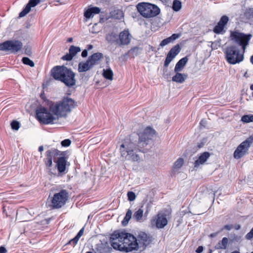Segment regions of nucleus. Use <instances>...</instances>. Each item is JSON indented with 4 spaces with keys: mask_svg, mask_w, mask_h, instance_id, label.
<instances>
[{
    "mask_svg": "<svg viewBox=\"0 0 253 253\" xmlns=\"http://www.w3.org/2000/svg\"><path fill=\"white\" fill-rule=\"evenodd\" d=\"M156 131L150 126L146 127L142 132L135 134L138 136L137 143L133 142V139L130 138L129 141L123 143L120 147L121 156L126 160L137 162L139 157L137 152L141 151V149L146 146L152 140L156 134Z\"/></svg>",
    "mask_w": 253,
    "mask_h": 253,
    "instance_id": "obj_1",
    "label": "nucleus"
},
{
    "mask_svg": "<svg viewBox=\"0 0 253 253\" xmlns=\"http://www.w3.org/2000/svg\"><path fill=\"white\" fill-rule=\"evenodd\" d=\"M111 246L120 251L128 253L138 250L136 238L125 230L114 231L110 237Z\"/></svg>",
    "mask_w": 253,
    "mask_h": 253,
    "instance_id": "obj_2",
    "label": "nucleus"
},
{
    "mask_svg": "<svg viewBox=\"0 0 253 253\" xmlns=\"http://www.w3.org/2000/svg\"><path fill=\"white\" fill-rule=\"evenodd\" d=\"M53 78L63 83L69 88L74 87L76 84V74L72 69L63 66H56L51 70Z\"/></svg>",
    "mask_w": 253,
    "mask_h": 253,
    "instance_id": "obj_3",
    "label": "nucleus"
},
{
    "mask_svg": "<svg viewBox=\"0 0 253 253\" xmlns=\"http://www.w3.org/2000/svg\"><path fill=\"white\" fill-rule=\"evenodd\" d=\"M77 106V102L69 97H64L60 101L54 103L50 102L49 109L58 117H66L67 114Z\"/></svg>",
    "mask_w": 253,
    "mask_h": 253,
    "instance_id": "obj_4",
    "label": "nucleus"
},
{
    "mask_svg": "<svg viewBox=\"0 0 253 253\" xmlns=\"http://www.w3.org/2000/svg\"><path fill=\"white\" fill-rule=\"evenodd\" d=\"M136 8L140 14L145 18L156 17L160 13V9L157 5L148 2H140Z\"/></svg>",
    "mask_w": 253,
    "mask_h": 253,
    "instance_id": "obj_5",
    "label": "nucleus"
},
{
    "mask_svg": "<svg viewBox=\"0 0 253 253\" xmlns=\"http://www.w3.org/2000/svg\"><path fill=\"white\" fill-rule=\"evenodd\" d=\"M69 198V193L66 190L62 189L58 193H55L50 198L49 207L51 209H59L63 207ZM50 199V196L48 200Z\"/></svg>",
    "mask_w": 253,
    "mask_h": 253,
    "instance_id": "obj_6",
    "label": "nucleus"
},
{
    "mask_svg": "<svg viewBox=\"0 0 253 253\" xmlns=\"http://www.w3.org/2000/svg\"><path fill=\"white\" fill-rule=\"evenodd\" d=\"M243 51L240 53L236 46L234 45L227 46L225 50V58L230 64H236L243 61L244 59Z\"/></svg>",
    "mask_w": 253,
    "mask_h": 253,
    "instance_id": "obj_7",
    "label": "nucleus"
},
{
    "mask_svg": "<svg viewBox=\"0 0 253 253\" xmlns=\"http://www.w3.org/2000/svg\"><path fill=\"white\" fill-rule=\"evenodd\" d=\"M51 113L52 112L45 107L39 105L36 109V118L41 124H53L55 118Z\"/></svg>",
    "mask_w": 253,
    "mask_h": 253,
    "instance_id": "obj_8",
    "label": "nucleus"
},
{
    "mask_svg": "<svg viewBox=\"0 0 253 253\" xmlns=\"http://www.w3.org/2000/svg\"><path fill=\"white\" fill-rule=\"evenodd\" d=\"M231 40L241 46L243 53L245 52L247 46L249 45L252 35L251 34H245L238 31H230Z\"/></svg>",
    "mask_w": 253,
    "mask_h": 253,
    "instance_id": "obj_9",
    "label": "nucleus"
},
{
    "mask_svg": "<svg viewBox=\"0 0 253 253\" xmlns=\"http://www.w3.org/2000/svg\"><path fill=\"white\" fill-rule=\"evenodd\" d=\"M66 154L67 151H61L54 148H52L45 152L43 162L46 169L49 170V172H50L51 174H54L51 171V168L53 165V158L55 159L57 156L68 158L66 157Z\"/></svg>",
    "mask_w": 253,
    "mask_h": 253,
    "instance_id": "obj_10",
    "label": "nucleus"
},
{
    "mask_svg": "<svg viewBox=\"0 0 253 253\" xmlns=\"http://www.w3.org/2000/svg\"><path fill=\"white\" fill-rule=\"evenodd\" d=\"M23 47L22 42L18 40H8L0 43V50L17 53Z\"/></svg>",
    "mask_w": 253,
    "mask_h": 253,
    "instance_id": "obj_11",
    "label": "nucleus"
},
{
    "mask_svg": "<svg viewBox=\"0 0 253 253\" xmlns=\"http://www.w3.org/2000/svg\"><path fill=\"white\" fill-rule=\"evenodd\" d=\"M253 142V136L251 135L242 142L234 152V157L239 159L248 153L249 148Z\"/></svg>",
    "mask_w": 253,
    "mask_h": 253,
    "instance_id": "obj_12",
    "label": "nucleus"
},
{
    "mask_svg": "<svg viewBox=\"0 0 253 253\" xmlns=\"http://www.w3.org/2000/svg\"><path fill=\"white\" fill-rule=\"evenodd\" d=\"M68 158L59 157L57 159L53 158L55 163V168L57 169L59 175L66 174L68 171V167L70 166V163L67 161Z\"/></svg>",
    "mask_w": 253,
    "mask_h": 253,
    "instance_id": "obj_13",
    "label": "nucleus"
},
{
    "mask_svg": "<svg viewBox=\"0 0 253 253\" xmlns=\"http://www.w3.org/2000/svg\"><path fill=\"white\" fill-rule=\"evenodd\" d=\"M168 224V220L166 215L163 213H158L151 220L152 227H156L158 229L163 228Z\"/></svg>",
    "mask_w": 253,
    "mask_h": 253,
    "instance_id": "obj_14",
    "label": "nucleus"
},
{
    "mask_svg": "<svg viewBox=\"0 0 253 253\" xmlns=\"http://www.w3.org/2000/svg\"><path fill=\"white\" fill-rule=\"evenodd\" d=\"M229 18L226 15L221 17L217 25L213 28V32L216 34H223L225 33V27L229 22Z\"/></svg>",
    "mask_w": 253,
    "mask_h": 253,
    "instance_id": "obj_15",
    "label": "nucleus"
},
{
    "mask_svg": "<svg viewBox=\"0 0 253 253\" xmlns=\"http://www.w3.org/2000/svg\"><path fill=\"white\" fill-rule=\"evenodd\" d=\"M136 239L138 243V248L139 247L145 248L150 244L152 241V236L144 232L139 233Z\"/></svg>",
    "mask_w": 253,
    "mask_h": 253,
    "instance_id": "obj_16",
    "label": "nucleus"
},
{
    "mask_svg": "<svg viewBox=\"0 0 253 253\" xmlns=\"http://www.w3.org/2000/svg\"><path fill=\"white\" fill-rule=\"evenodd\" d=\"M119 46L127 45L130 42L132 36L128 29H125L119 35Z\"/></svg>",
    "mask_w": 253,
    "mask_h": 253,
    "instance_id": "obj_17",
    "label": "nucleus"
},
{
    "mask_svg": "<svg viewBox=\"0 0 253 253\" xmlns=\"http://www.w3.org/2000/svg\"><path fill=\"white\" fill-rule=\"evenodd\" d=\"M181 47L179 44H177L172 47L168 53L165 59V64L170 63L175 56L180 52Z\"/></svg>",
    "mask_w": 253,
    "mask_h": 253,
    "instance_id": "obj_18",
    "label": "nucleus"
},
{
    "mask_svg": "<svg viewBox=\"0 0 253 253\" xmlns=\"http://www.w3.org/2000/svg\"><path fill=\"white\" fill-rule=\"evenodd\" d=\"M40 1V0H30L25 8L19 13V17L25 16L30 11L31 7L36 6Z\"/></svg>",
    "mask_w": 253,
    "mask_h": 253,
    "instance_id": "obj_19",
    "label": "nucleus"
},
{
    "mask_svg": "<svg viewBox=\"0 0 253 253\" xmlns=\"http://www.w3.org/2000/svg\"><path fill=\"white\" fill-rule=\"evenodd\" d=\"M211 153L209 152H205L200 154L198 159L194 163V167L197 168L201 165H204L211 156Z\"/></svg>",
    "mask_w": 253,
    "mask_h": 253,
    "instance_id": "obj_20",
    "label": "nucleus"
},
{
    "mask_svg": "<svg viewBox=\"0 0 253 253\" xmlns=\"http://www.w3.org/2000/svg\"><path fill=\"white\" fill-rule=\"evenodd\" d=\"M103 58V54L100 52H96L92 54L88 58V60L91 65L93 67L99 64V61Z\"/></svg>",
    "mask_w": 253,
    "mask_h": 253,
    "instance_id": "obj_21",
    "label": "nucleus"
},
{
    "mask_svg": "<svg viewBox=\"0 0 253 253\" xmlns=\"http://www.w3.org/2000/svg\"><path fill=\"white\" fill-rule=\"evenodd\" d=\"M119 35L114 32H111L106 35L105 39L107 42L111 44L115 43L119 45Z\"/></svg>",
    "mask_w": 253,
    "mask_h": 253,
    "instance_id": "obj_22",
    "label": "nucleus"
},
{
    "mask_svg": "<svg viewBox=\"0 0 253 253\" xmlns=\"http://www.w3.org/2000/svg\"><path fill=\"white\" fill-rule=\"evenodd\" d=\"M106 64H107L106 69H103L102 75L104 78L109 80H112L113 79V72L111 69L110 68L109 61L110 58L109 56H106Z\"/></svg>",
    "mask_w": 253,
    "mask_h": 253,
    "instance_id": "obj_23",
    "label": "nucleus"
},
{
    "mask_svg": "<svg viewBox=\"0 0 253 253\" xmlns=\"http://www.w3.org/2000/svg\"><path fill=\"white\" fill-rule=\"evenodd\" d=\"M95 250L98 253H108L111 250V248L109 247L108 243H101L96 245Z\"/></svg>",
    "mask_w": 253,
    "mask_h": 253,
    "instance_id": "obj_24",
    "label": "nucleus"
},
{
    "mask_svg": "<svg viewBox=\"0 0 253 253\" xmlns=\"http://www.w3.org/2000/svg\"><path fill=\"white\" fill-rule=\"evenodd\" d=\"M188 61V58L187 56H185L182 58L180 59L176 64L174 67V72H180L182 70L187 62Z\"/></svg>",
    "mask_w": 253,
    "mask_h": 253,
    "instance_id": "obj_25",
    "label": "nucleus"
},
{
    "mask_svg": "<svg viewBox=\"0 0 253 253\" xmlns=\"http://www.w3.org/2000/svg\"><path fill=\"white\" fill-rule=\"evenodd\" d=\"M175 75L172 77V81L177 83L182 84L187 78L188 75L186 74H181L179 72H175Z\"/></svg>",
    "mask_w": 253,
    "mask_h": 253,
    "instance_id": "obj_26",
    "label": "nucleus"
},
{
    "mask_svg": "<svg viewBox=\"0 0 253 253\" xmlns=\"http://www.w3.org/2000/svg\"><path fill=\"white\" fill-rule=\"evenodd\" d=\"M180 36V34H173L171 36L162 40L160 43V46L163 47L170 42H173L175 40L179 38Z\"/></svg>",
    "mask_w": 253,
    "mask_h": 253,
    "instance_id": "obj_27",
    "label": "nucleus"
},
{
    "mask_svg": "<svg viewBox=\"0 0 253 253\" xmlns=\"http://www.w3.org/2000/svg\"><path fill=\"white\" fill-rule=\"evenodd\" d=\"M92 68L93 67L87 59L84 62H81L79 63L78 70L79 73H82L85 72Z\"/></svg>",
    "mask_w": 253,
    "mask_h": 253,
    "instance_id": "obj_28",
    "label": "nucleus"
},
{
    "mask_svg": "<svg viewBox=\"0 0 253 253\" xmlns=\"http://www.w3.org/2000/svg\"><path fill=\"white\" fill-rule=\"evenodd\" d=\"M142 50V48L138 46L132 47L126 54L129 57L134 58L137 56Z\"/></svg>",
    "mask_w": 253,
    "mask_h": 253,
    "instance_id": "obj_29",
    "label": "nucleus"
},
{
    "mask_svg": "<svg viewBox=\"0 0 253 253\" xmlns=\"http://www.w3.org/2000/svg\"><path fill=\"white\" fill-rule=\"evenodd\" d=\"M228 242V239L227 237H224L221 241L215 246L216 250H225L227 248V246Z\"/></svg>",
    "mask_w": 253,
    "mask_h": 253,
    "instance_id": "obj_30",
    "label": "nucleus"
},
{
    "mask_svg": "<svg viewBox=\"0 0 253 253\" xmlns=\"http://www.w3.org/2000/svg\"><path fill=\"white\" fill-rule=\"evenodd\" d=\"M111 15L115 19L120 20L124 17V13L122 10L117 9L110 12Z\"/></svg>",
    "mask_w": 253,
    "mask_h": 253,
    "instance_id": "obj_31",
    "label": "nucleus"
},
{
    "mask_svg": "<svg viewBox=\"0 0 253 253\" xmlns=\"http://www.w3.org/2000/svg\"><path fill=\"white\" fill-rule=\"evenodd\" d=\"M132 215V211L128 209L126 211V215L122 221V224L125 226L127 225L128 221L130 219Z\"/></svg>",
    "mask_w": 253,
    "mask_h": 253,
    "instance_id": "obj_32",
    "label": "nucleus"
},
{
    "mask_svg": "<svg viewBox=\"0 0 253 253\" xmlns=\"http://www.w3.org/2000/svg\"><path fill=\"white\" fill-rule=\"evenodd\" d=\"M244 16L247 20L253 19V8H246L244 12Z\"/></svg>",
    "mask_w": 253,
    "mask_h": 253,
    "instance_id": "obj_33",
    "label": "nucleus"
},
{
    "mask_svg": "<svg viewBox=\"0 0 253 253\" xmlns=\"http://www.w3.org/2000/svg\"><path fill=\"white\" fill-rule=\"evenodd\" d=\"M81 50V48L79 46L71 45L69 49V52L74 57L78 52Z\"/></svg>",
    "mask_w": 253,
    "mask_h": 253,
    "instance_id": "obj_34",
    "label": "nucleus"
},
{
    "mask_svg": "<svg viewBox=\"0 0 253 253\" xmlns=\"http://www.w3.org/2000/svg\"><path fill=\"white\" fill-rule=\"evenodd\" d=\"M143 214V210L141 209H139L134 213L133 218L137 221H139L141 220Z\"/></svg>",
    "mask_w": 253,
    "mask_h": 253,
    "instance_id": "obj_35",
    "label": "nucleus"
},
{
    "mask_svg": "<svg viewBox=\"0 0 253 253\" xmlns=\"http://www.w3.org/2000/svg\"><path fill=\"white\" fill-rule=\"evenodd\" d=\"M184 164V160L182 158H179L174 163L173 168L174 169H178L181 168Z\"/></svg>",
    "mask_w": 253,
    "mask_h": 253,
    "instance_id": "obj_36",
    "label": "nucleus"
},
{
    "mask_svg": "<svg viewBox=\"0 0 253 253\" xmlns=\"http://www.w3.org/2000/svg\"><path fill=\"white\" fill-rule=\"evenodd\" d=\"M182 7L181 1L178 0H174L172 3V8L174 11H179Z\"/></svg>",
    "mask_w": 253,
    "mask_h": 253,
    "instance_id": "obj_37",
    "label": "nucleus"
},
{
    "mask_svg": "<svg viewBox=\"0 0 253 253\" xmlns=\"http://www.w3.org/2000/svg\"><path fill=\"white\" fill-rule=\"evenodd\" d=\"M241 121L246 123H249L253 122V115H245L242 117Z\"/></svg>",
    "mask_w": 253,
    "mask_h": 253,
    "instance_id": "obj_38",
    "label": "nucleus"
},
{
    "mask_svg": "<svg viewBox=\"0 0 253 253\" xmlns=\"http://www.w3.org/2000/svg\"><path fill=\"white\" fill-rule=\"evenodd\" d=\"M170 63H167V64H165V61L164 62V67L163 69V77L167 79H168L169 77V71L168 67L169 66Z\"/></svg>",
    "mask_w": 253,
    "mask_h": 253,
    "instance_id": "obj_39",
    "label": "nucleus"
},
{
    "mask_svg": "<svg viewBox=\"0 0 253 253\" xmlns=\"http://www.w3.org/2000/svg\"><path fill=\"white\" fill-rule=\"evenodd\" d=\"M22 62L23 64L28 65L31 67H34L35 65L34 62L27 57H23L22 59Z\"/></svg>",
    "mask_w": 253,
    "mask_h": 253,
    "instance_id": "obj_40",
    "label": "nucleus"
},
{
    "mask_svg": "<svg viewBox=\"0 0 253 253\" xmlns=\"http://www.w3.org/2000/svg\"><path fill=\"white\" fill-rule=\"evenodd\" d=\"M11 126L12 129L17 130L20 127V123L14 120L11 123Z\"/></svg>",
    "mask_w": 253,
    "mask_h": 253,
    "instance_id": "obj_41",
    "label": "nucleus"
},
{
    "mask_svg": "<svg viewBox=\"0 0 253 253\" xmlns=\"http://www.w3.org/2000/svg\"><path fill=\"white\" fill-rule=\"evenodd\" d=\"M128 200L129 201H133L136 198L135 194L132 191H128L127 193Z\"/></svg>",
    "mask_w": 253,
    "mask_h": 253,
    "instance_id": "obj_42",
    "label": "nucleus"
},
{
    "mask_svg": "<svg viewBox=\"0 0 253 253\" xmlns=\"http://www.w3.org/2000/svg\"><path fill=\"white\" fill-rule=\"evenodd\" d=\"M79 239L76 237V236L73 238L72 239L70 240L66 244V245H71L72 246L74 247L78 243L79 241Z\"/></svg>",
    "mask_w": 253,
    "mask_h": 253,
    "instance_id": "obj_43",
    "label": "nucleus"
},
{
    "mask_svg": "<svg viewBox=\"0 0 253 253\" xmlns=\"http://www.w3.org/2000/svg\"><path fill=\"white\" fill-rule=\"evenodd\" d=\"M71 144V141L69 139H65L61 142V146L63 147H68Z\"/></svg>",
    "mask_w": 253,
    "mask_h": 253,
    "instance_id": "obj_44",
    "label": "nucleus"
},
{
    "mask_svg": "<svg viewBox=\"0 0 253 253\" xmlns=\"http://www.w3.org/2000/svg\"><path fill=\"white\" fill-rule=\"evenodd\" d=\"M92 16L93 14L91 12L90 8L85 10L84 12V16L87 19L90 18Z\"/></svg>",
    "mask_w": 253,
    "mask_h": 253,
    "instance_id": "obj_45",
    "label": "nucleus"
},
{
    "mask_svg": "<svg viewBox=\"0 0 253 253\" xmlns=\"http://www.w3.org/2000/svg\"><path fill=\"white\" fill-rule=\"evenodd\" d=\"M73 58V57L70 54V53L69 52V53H67L66 55L63 56L61 58V59L65 61H71Z\"/></svg>",
    "mask_w": 253,
    "mask_h": 253,
    "instance_id": "obj_46",
    "label": "nucleus"
},
{
    "mask_svg": "<svg viewBox=\"0 0 253 253\" xmlns=\"http://www.w3.org/2000/svg\"><path fill=\"white\" fill-rule=\"evenodd\" d=\"M90 9L93 15L94 14H98L100 12V9L98 7H91Z\"/></svg>",
    "mask_w": 253,
    "mask_h": 253,
    "instance_id": "obj_47",
    "label": "nucleus"
},
{
    "mask_svg": "<svg viewBox=\"0 0 253 253\" xmlns=\"http://www.w3.org/2000/svg\"><path fill=\"white\" fill-rule=\"evenodd\" d=\"M246 238L248 240H250L253 238V228L248 233H247L246 235Z\"/></svg>",
    "mask_w": 253,
    "mask_h": 253,
    "instance_id": "obj_48",
    "label": "nucleus"
},
{
    "mask_svg": "<svg viewBox=\"0 0 253 253\" xmlns=\"http://www.w3.org/2000/svg\"><path fill=\"white\" fill-rule=\"evenodd\" d=\"M84 231V228H82L79 232L77 233V234L76 235V237H77L79 239L80 238V237L83 235V233Z\"/></svg>",
    "mask_w": 253,
    "mask_h": 253,
    "instance_id": "obj_49",
    "label": "nucleus"
},
{
    "mask_svg": "<svg viewBox=\"0 0 253 253\" xmlns=\"http://www.w3.org/2000/svg\"><path fill=\"white\" fill-rule=\"evenodd\" d=\"M204 250V248L202 246H199L196 250L197 253H201Z\"/></svg>",
    "mask_w": 253,
    "mask_h": 253,
    "instance_id": "obj_50",
    "label": "nucleus"
},
{
    "mask_svg": "<svg viewBox=\"0 0 253 253\" xmlns=\"http://www.w3.org/2000/svg\"><path fill=\"white\" fill-rule=\"evenodd\" d=\"M233 225H225L223 228V229H226L227 230H230L231 229L233 228Z\"/></svg>",
    "mask_w": 253,
    "mask_h": 253,
    "instance_id": "obj_51",
    "label": "nucleus"
},
{
    "mask_svg": "<svg viewBox=\"0 0 253 253\" xmlns=\"http://www.w3.org/2000/svg\"><path fill=\"white\" fill-rule=\"evenodd\" d=\"M81 55L84 58L86 57L87 56V50L86 49L83 50Z\"/></svg>",
    "mask_w": 253,
    "mask_h": 253,
    "instance_id": "obj_52",
    "label": "nucleus"
},
{
    "mask_svg": "<svg viewBox=\"0 0 253 253\" xmlns=\"http://www.w3.org/2000/svg\"><path fill=\"white\" fill-rule=\"evenodd\" d=\"M7 252L6 249L3 246L0 247V253H6Z\"/></svg>",
    "mask_w": 253,
    "mask_h": 253,
    "instance_id": "obj_53",
    "label": "nucleus"
},
{
    "mask_svg": "<svg viewBox=\"0 0 253 253\" xmlns=\"http://www.w3.org/2000/svg\"><path fill=\"white\" fill-rule=\"evenodd\" d=\"M206 124V121L204 120H202L200 121V125L203 127H205V125Z\"/></svg>",
    "mask_w": 253,
    "mask_h": 253,
    "instance_id": "obj_54",
    "label": "nucleus"
},
{
    "mask_svg": "<svg viewBox=\"0 0 253 253\" xmlns=\"http://www.w3.org/2000/svg\"><path fill=\"white\" fill-rule=\"evenodd\" d=\"M218 233V232H215V233H211L210 235V237L211 238H214L217 235Z\"/></svg>",
    "mask_w": 253,
    "mask_h": 253,
    "instance_id": "obj_55",
    "label": "nucleus"
},
{
    "mask_svg": "<svg viewBox=\"0 0 253 253\" xmlns=\"http://www.w3.org/2000/svg\"><path fill=\"white\" fill-rule=\"evenodd\" d=\"M204 143L203 142H200V143H199L197 145V147L199 148H201L202 147H203L204 146Z\"/></svg>",
    "mask_w": 253,
    "mask_h": 253,
    "instance_id": "obj_56",
    "label": "nucleus"
},
{
    "mask_svg": "<svg viewBox=\"0 0 253 253\" xmlns=\"http://www.w3.org/2000/svg\"><path fill=\"white\" fill-rule=\"evenodd\" d=\"M43 150V146L41 145L39 147L38 150L39 152H42Z\"/></svg>",
    "mask_w": 253,
    "mask_h": 253,
    "instance_id": "obj_57",
    "label": "nucleus"
},
{
    "mask_svg": "<svg viewBox=\"0 0 253 253\" xmlns=\"http://www.w3.org/2000/svg\"><path fill=\"white\" fill-rule=\"evenodd\" d=\"M240 228H241V226L240 225H239V224L236 225L235 226V229L236 230H239Z\"/></svg>",
    "mask_w": 253,
    "mask_h": 253,
    "instance_id": "obj_58",
    "label": "nucleus"
},
{
    "mask_svg": "<svg viewBox=\"0 0 253 253\" xmlns=\"http://www.w3.org/2000/svg\"><path fill=\"white\" fill-rule=\"evenodd\" d=\"M93 48V45L91 44L88 45L87 49L88 50L91 49Z\"/></svg>",
    "mask_w": 253,
    "mask_h": 253,
    "instance_id": "obj_59",
    "label": "nucleus"
},
{
    "mask_svg": "<svg viewBox=\"0 0 253 253\" xmlns=\"http://www.w3.org/2000/svg\"><path fill=\"white\" fill-rule=\"evenodd\" d=\"M73 41V38H69L67 39V42H71Z\"/></svg>",
    "mask_w": 253,
    "mask_h": 253,
    "instance_id": "obj_60",
    "label": "nucleus"
},
{
    "mask_svg": "<svg viewBox=\"0 0 253 253\" xmlns=\"http://www.w3.org/2000/svg\"><path fill=\"white\" fill-rule=\"evenodd\" d=\"M250 62L252 64H253V55L250 57Z\"/></svg>",
    "mask_w": 253,
    "mask_h": 253,
    "instance_id": "obj_61",
    "label": "nucleus"
},
{
    "mask_svg": "<svg viewBox=\"0 0 253 253\" xmlns=\"http://www.w3.org/2000/svg\"><path fill=\"white\" fill-rule=\"evenodd\" d=\"M231 253H240L238 251H235L231 252Z\"/></svg>",
    "mask_w": 253,
    "mask_h": 253,
    "instance_id": "obj_62",
    "label": "nucleus"
},
{
    "mask_svg": "<svg viewBox=\"0 0 253 253\" xmlns=\"http://www.w3.org/2000/svg\"><path fill=\"white\" fill-rule=\"evenodd\" d=\"M86 253H92L91 252H87Z\"/></svg>",
    "mask_w": 253,
    "mask_h": 253,
    "instance_id": "obj_63",
    "label": "nucleus"
},
{
    "mask_svg": "<svg viewBox=\"0 0 253 253\" xmlns=\"http://www.w3.org/2000/svg\"><path fill=\"white\" fill-rule=\"evenodd\" d=\"M211 252H212V250H210V253H211Z\"/></svg>",
    "mask_w": 253,
    "mask_h": 253,
    "instance_id": "obj_64",
    "label": "nucleus"
}]
</instances>
